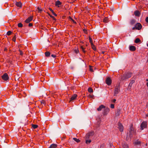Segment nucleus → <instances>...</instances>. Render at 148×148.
<instances>
[{
  "mask_svg": "<svg viewBox=\"0 0 148 148\" xmlns=\"http://www.w3.org/2000/svg\"><path fill=\"white\" fill-rule=\"evenodd\" d=\"M129 132L130 137H132L133 135L136 134V131L134 128L133 124H131L130 125Z\"/></svg>",
  "mask_w": 148,
  "mask_h": 148,
  "instance_id": "nucleus-1",
  "label": "nucleus"
},
{
  "mask_svg": "<svg viewBox=\"0 0 148 148\" xmlns=\"http://www.w3.org/2000/svg\"><path fill=\"white\" fill-rule=\"evenodd\" d=\"M132 73H128L123 75L122 78V80H124L125 79L129 78L132 76Z\"/></svg>",
  "mask_w": 148,
  "mask_h": 148,
  "instance_id": "nucleus-2",
  "label": "nucleus"
},
{
  "mask_svg": "<svg viewBox=\"0 0 148 148\" xmlns=\"http://www.w3.org/2000/svg\"><path fill=\"white\" fill-rule=\"evenodd\" d=\"M147 122L144 121L142 122L140 125V129L143 130L144 129L147 127Z\"/></svg>",
  "mask_w": 148,
  "mask_h": 148,
  "instance_id": "nucleus-3",
  "label": "nucleus"
},
{
  "mask_svg": "<svg viewBox=\"0 0 148 148\" xmlns=\"http://www.w3.org/2000/svg\"><path fill=\"white\" fill-rule=\"evenodd\" d=\"M120 87L119 85L116 86L115 87L114 90V96H117V94L120 92Z\"/></svg>",
  "mask_w": 148,
  "mask_h": 148,
  "instance_id": "nucleus-4",
  "label": "nucleus"
},
{
  "mask_svg": "<svg viewBox=\"0 0 148 148\" xmlns=\"http://www.w3.org/2000/svg\"><path fill=\"white\" fill-rule=\"evenodd\" d=\"M118 128L119 130L121 132H122L123 131L124 127L123 125L120 122H119L118 124Z\"/></svg>",
  "mask_w": 148,
  "mask_h": 148,
  "instance_id": "nucleus-5",
  "label": "nucleus"
},
{
  "mask_svg": "<svg viewBox=\"0 0 148 148\" xmlns=\"http://www.w3.org/2000/svg\"><path fill=\"white\" fill-rule=\"evenodd\" d=\"M94 134L93 132H90L87 134L86 136V139H89Z\"/></svg>",
  "mask_w": 148,
  "mask_h": 148,
  "instance_id": "nucleus-6",
  "label": "nucleus"
},
{
  "mask_svg": "<svg viewBox=\"0 0 148 148\" xmlns=\"http://www.w3.org/2000/svg\"><path fill=\"white\" fill-rule=\"evenodd\" d=\"M2 79L5 80L7 81L9 79L8 74L7 73H5L2 76Z\"/></svg>",
  "mask_w": 148,
  "mask_h": 148,
  "instance_id": "nucleus-7",
  "label": "nucleus"
},
{
  "mask_svg": "<svg viewBox=\"0 0 148 148\" xmlns=\"http://www.w3.org/2000/svg\"><path fill=\"white\" fill-rule=\"evenodd\" d=\"M135 26L136 28V29L139 30L141 29L142 28V26L139 23H137L136 24Z\"/></svg>",
  "mask_w": 148,
  "mask_h": 148,
  "instance_id": "nucleus-8",
  "label": "nucleus"
},
{
  "mask_svg": "<svg viewBox=\"0 0 148 148\" xmlns=\"http://www.w3.org/2000/svg\"><path fill=\"white\" fill-rule=\"evenodd\" d=\"M106 82L108 85H110L112 83V80L109 77H108L106 79Z\"/></svg>",
  "mask_w": 148,
  "mask_h": 148,
  "instance_id": "nucleus-9",
  "label": "nucleus"
},
{
  "mask_svg": "<svg viewBox=\"0 0 148 148\" xmlns=\"http://www.w3.org/2000/svg\"><path fill=\"white\" fill-rule=\"evenodd\" d=\"M77 95L76 94H75L73 95L72 97L70 99L69 101L70 102H72L77 97Z\"/></svg>",
  "mask_w": 148,
  "mask_h": 148,
  "instance_id": "nucleus-10",
  "label": "nucleus"
},
{
  "mask_svg": "<svg viewBox=\"0 0 148 148\" xmlns=\"http://www.w3.org/2000/svg\"><path fill=\"white\" fill-rule=\"evenodd\" d=\"M33 17L31 16L29 17L25 21V22L27 23H28L30 22L33 19Z\"/></svg>",
  "mask_w": 148,
  "mask_h": 148,
  "instance_id": "nucleus-11",
  "label": "nucleus"
},
{
  "mask_svg": "<svg viewBox=\"0 0 148 148\" xmlns=\"http://www.w3.org/2000/svg\"><path fill=\"white\" fill-rule=\"evenodd\" d=\"M105 108V106L103 105L100 106L99 107L97 108V110L98 111H100L103 108Z\"/></svg>",
  "mask_w": 148,
  "mask_h": 148,
  "instance_id": "nucleus-12",
  "label": "nucleus"
},
{
  "mask_svg": "<svg viewBox=\"0 0 148 148\" xmlns=\"http://www.w3.org/2000/svg\"><path fill=\"white\" fill-rule=\"evenodd\" d=\"M55 5L56 6L60 7L61 5V3L59 1H58L56 2Z\"/></svg>",
  "mask_w": 148,
  "mask_h": 148,
  "instance_id": "nucleus-13",
  "label": "nucleus"
},
{
  "mask_svg": "<svg viewBox=\"0 0 148 148\" xmlns=\"http://www.w3.org/2000/svg\"><path fill=\"white\" fill-rule=\"evenodd\" d=\"M141 144V142L140 141L138 140H137L136 141H135L134 144L135 145H140Z\"/></svg>",
  "mask_w": 148,
  "mask_h": 148,
  "instance_id": "nucleus-14",
  "label": "nucleus"
},
{
  "mask_svg": "<svg viewBox=\"0 0 148 148\" xmlns=\"http://www.w3.org/2000/svg\"><path fill=\"white\" fill-rule=\"evenodd\" d=\"M134 14L136 16H139L140 15V13L138 11H136L134 12Z\"/></svg>",
  "mask_w": 148,
  "mask_h": 148,
  "instance_id": "nucleus-15",
  "label": "nucleus"
},
{
  "mask_svg": "<svg viewBox=\"0 0 148 148\" xmlns=\"http://www.w3.org/2000/svg\"><path fill=\"white\" fill-rule=\"evenodd\" d=\"M80 48L84 53H85L86 52V51L85 50L86 48L85 47H84L83 46H81Z\"/></svg>",
  "mask_w": 148,
  "mask_h": 148,
  "instance_id": "nucleus-16",
  "label": "nucleus"
},
{
  "mask_svg": "<svg viewBox=\"0 0 148 148\" xmlns=\"http://www.w3.org/2000/svg\"><path fill=\"white\" fill-rule=\"evenodd\" d=\"M136 49L135 47L134 46H131L130 47V50L131 51H135Z\"/></svg>",
  "mask_w": 148,
  "mask_h": 148,
  "instance_id": "nucleus-17",
  "label": "nucleus"
},
{
  "mask_svg": "<svg viewBox=\"0 0 148 148\" xmlns=\"http://www.w3.org/2000/svg\"><path fill=\"white\" fill-rule=\"evenodd\" d=\"M16 5L18 7H21L22 6V3L20 2H16Z\"/></svg>",
  "mask_w": 148,
  "mask_h": 148,
  "instance_id": "nucleus-18",
  "label": "nucleus"
},
{
  "mask_svg": "<svg viewBox=\"0 0 148 148\" xmlns=\"http://www.w3.org/2000/svg\"><path fill=\"white\" fill-rule=\"evenodd\" d=\"M57 147V145L56 144H53L51 145L49 148H56Z\"/></svg>",
  "mask_w": 148,
  "mask_h": 148,
  "instance_id": "nucleus-19",
  "label": "nucleus"
},
{
  "mask_svg": "<svg viewBox=\"0 0 148 148\" xmlns=\"http://www.w3.org/2000/svg\"><path fill=\"white\" fill-rule=\"evenodd\" d=\"M123 148H129L128 145L126 143L123 144Z\"/></svg>",
  "mask_w": 148,
  "mask_h": 148,
  "instance_id": "nucleus-20",
  "label": "nucleus"
},
{
  "mask_svg": "<svg viewBox=\"0 0 148 148\" xmlns=\"http://www.w3.org/2000/svg\"><path fill=\"white\" fill-rule=\"evenodd\" d=\"M134 82V81H132V82H131L129 84V85L128 86V88H129V89H130L131 88V87L133 84V83Z\"/></svg>",
  "mask_w": 148,
  "mask_h": 148,
  "instance_id": "nucleus-21",
  "label": "nucleus"
},
{
  "mask_svg": "<svg viewBox=\"0 0 148 148\" xmlns=\"http://www.w3.org/2000/svg\"><path fill=\"white\" fill-rule=\"evenodd\" d=\"M86 143L87 144H89L91 142V139H86Z\"/></svg>",
  "mask_w": 148,
  "mask_h": 148,
  "instance_id": "nucleus-22",
  "label": "nucleus"
},
{
  "mask_svg": "<svg viewBox=\"0 0 148 148\" xmlns=\"http://www.w3.org/2000/svg\"><path fill=\"white\" fill-rule=\"evenodd\" d=\"M49 9L52 12L53 14L55 16H57V15L53 11L52 9L51 8H49Z\"/></svg>",
  "mask_w": 148,
  "mask_h": 148,
  "instance_id": "nucleus-23",
  "label": "nucleus"
},
{
  "mask_svg": "<svg viewBox=\"0 0 148 148\" xmlns=\"http://www.w3.org/2000/svg\"><path fill=\"white\" fill-rule=\"evenodd\" d=\"M88 92L90 93L93 92V91L92 88L91 87H89L88 89Z\"/></svg>",
  "mask_w": 148,
  "mask_h": 148,
  "instance_id": "nucleus-24",
  "label": "nucleus"
},
{
  "mask_svg": "<svg viewBox=\"0 0 148 148\" xmlns=\"http://www.w3.org/2000/svg\"><path fill=\"white\" fill-rule=\"evenodd\" d=\"M40 103L41 104H42V105H45L46 104L45 101L44 100H41L40 101Z\"/></svg>",
  "mask_w": 148,
  "mask_h": 148,
  "instance_id": "nucleus-25",
  "label": "nucleus"
},
{
  "mask_svg": "<svg viewBox=\"0 0 148 148\" xmlns=\"http://www.w3.org/2000/svg\"><path fill=\"white\" fill-rule=\"evenodd\" d=\"M73 140H74L77 143H79L80 142V140L79 139H77V138H73Z\"/></svg>",
  "mask_w": 148,
  "mask_h": 148,
  "instance_id": "nucleus-26",
  "label": "nucleus"
},
{
  "mask_svg": "<svg viewBox=\"0 0 148 148\" xmlns=\"http://www.w3.org/2000/svg\"><path fill=\"white\" fill-rule=\"evenodd\" d=\"M50 54V53L49 51H47L45 53V55L46 57H49Z\"/></svg>",
  "mask_w": 148,
  "mask_h": 148,
  "instance_id": "nucleus-27",
  "label": "nucleus"
},
{
  "mask_svg": "<svg viewBox=\"0 0 148 148\" xmlns=\"http://www.w3.org/2000/svg\"><path fill=\"white\" fill-rule=\"evenodd\" d=\"M32 127L33 128V129H35L38 127V125H37L32 124Z\"/></svg>",
  "mask_w": 148,
  "mask_h": 148,
  "instance_id": "nucleus-28",
  "label": "nucleus"
},
{
  "mask_svg": "<svg viewBox=\"0 0 148 148\" xmlns=\"http://www.w3.org/2000/svg\"><path fill=\"white\" fill-rule=\"evenodd\" d=\"M91 47H92V49L94 50H96V47H95V46L94 45V44H92L91 45Z\"/></svg>",
  "mask_w": 148,
  "mask_h": 148,
  "instance_id": "nucleus-29",
  "label": "nucleus"
},
{
  "mask_svg": "<svg viewBox=\"0 0 148 148\" xmlns=\"http://www.w3.org/2000/svg\"><path fill=\"white\" fill-rule=\"evenodd\" d=\"M140 39L138 38H137L135 39V42L137 43L139 42H140Z\"/></svg>",
  "mask_w": 148,
  "mask_h": 148,
  "instance_id": "nucleus-30",
  "label": "nucleus"
},
{
  "mask_svg": "<svg viewBox=\"0 0 148 148\" xmlns=\"http://www.w3.org/2000/svg\"><path fill=\"white\" fill-rule=\"evenodd\" d=\"M103 21L105 23H107L108 22V19L107 18H105L103 20Z\"/></svg>",
  "mask_w": 148,
  "mask_h": 148,
  "instance_id": "nucleus-31",
  "label": "nucleus"
},
{
  "mask_svg": "<svg viewBox=\"0 0 148 148\" xmlns=\"http://www.w3.org/2000/svg\"><path fill=\"white\" fill-rule=\"evenodd\" d=\"M89 42L90 43V44H93L92 40V38L90 37H89Z\"/></svg>",
  "mask_w": 148,
  "mask_h": 148,
  "instance_id": "nucleus-32",
  "label": "nucleus"
},
{
  "mask_svg": "<svg viewBox=\"0 0 148 148\" xmlns=\"http://www.w3.org/2000/svg\"><path fill=\"white\" fill-rule=\"evenodd\" d=\"M135 22V20L134 19H132L130 21V24L131 25L134 24Z\"/></svg>",
  "mask_w": 148,
  "mask_h": 148,
  "instance_id": "nucleus-33",
  "label": "nucleus"
},
{
  "mask_svg": "<svg viewBox=\"0 0 148 148\" xmlns=\"http://www.w3.org/2000/svg\"><path fill=\"white\" fill-rule=\"evenodd\" d=\"M37 9L38 10V12L40 13H41L43 11V10L40 9L39 7L37 8Z\"/></svg>",
  "mask_w": 148,
  "mask_h": 148,
  "instance_id": "nucleus-34",
  "label": "nucleus"
},
{
  "mask_svg": "<svg viewBox=\"0 0 148 148\" xmlns=\"http://www.w3.org/2000/svg\"><path fill=\"white\" fill-rule=\"evenodd\" d=\"M18 27H23V24L21 23H19L18 24Z\"/></svg>",
  "mask_w": 148,
  "mask_h": 148,
  "instance_id": "nucleus-35",
  "label": "nucleus"
},
{
  "mask_svg": "<svg viewBox=\"0 0 148 148\" xmlns=\"http://www.w3.org/2000/svg\"><path fill=\"white\" fill-rule=\"evenodd\" d=\"M12 32L11 31H9L7 32V34L8 36H10L12 34Z\"/></svg>",
  "mask_w": 148,
  "mask_h": 148,
  "instance_id": "nucleus-36",
  "label": "nucleus"
},
{
  "mask_svg": "<svg viewBox=\"0 0 148 148\" xmlns=\"http://www.w3.org/2000/svg\"><path fill=\"white\" fill-rule=\"evenodd\" d=\"M92 66H89V69L90 71L91 72H93V69L92 68Z\"/></svg>",
  "mask_w": 148,
  "mask_h": 148,
  "instance_id": "nucleus-37",
  "label": "nucleus"
},
{
  "mask_svg": "<svg viewBox=\"0 0 148 148\" xmlns=\"http://www.w3.org/2000/svg\"><path fill=\"white\" fill-rule=\"evenodd\" d=\"M16 35H14L13 36V37L12 39V40L14 42H15L16 41Z\"/></svg>",
  "mask_w": 148,
  "mask_h": 148,
  "instance_id": "nucleus-38",
  "label": "nucleus"
},
{
  "mask_svg": "<svg viewBox=\"0 0 148 148\" xmlns=\"http://www.w3.org/2000/svg\"><path fill=\"white\" fill-rule=\"evenodd\" d=\"M70 18L71 19V20L72 22L74 23H75V24H76V22L73 19H72L70 17Z\"/></svg>",
  "mask_w": 148,
  "mask_h": 148,
  "instance_id": "nucleus-39",
  "label": "nucleus"
},
{
  "mask_svg": "<svg viewBox=\"0 0 148 148\" xmlns=\"http://www.w3.org/2000/svg\"><path fill=\"white\" fill-rule=\"evenodd\" d=\"M110 108H114V104H112L110 105Z\"/></svg>",
  "mask_w": 148,
  "mask_h": 148,
  "instance_id": "nucleus-40",
  "label": "nucleus"
},
{
  "mask_svg": "<svg viewBox=\"0 0 148 148\" xmlns=\"http://www.w3.org/2000/svg\"><path fill=\"white\" fill-rule=\"evenodd\" d=\"M109 111H110V109L108 108H106L105 109V111H106V112H109Z\"/></svg>",
  "mask_w": 148,
  "mask_h": 148,
  "instance_id": "nucleus-41",
  "label": "nucleus"
},
{
  "mask_svg": "<svg viewBox=\"0 0 148 148\" xmlns=\"http://www.w3.org/2000/svg\"><path fill=\"white\" fill-rule=\"evenodd\" d=\"M88 97L89 98H93L94 97V96L91 95H89Z\"/></svg>",
  "mask_w": 148,
  "mask_h": 148,
  "instance_id": "nucleus-42",
  "label": "nucleus"
},
{
  "mask_svg": "<svg viewBox=\"0 0 148 148\" xmlns=\"http://www.w3.org/2000/svg\"><path fill=\"white\" fill-rule=\"evenodd\" d=\"M19 51L20 52V54L22 56L23 54V52L22 51H21V50H19Z\"/></svg>",
  "mask_w": 148,
  "mask_h": 148,
  "instance_id": "nucleus-43",
  "label": "nucleus"
},
{
  "mask_svg": "<svg viewBox=\"0 0 148 148\" xmlns=\"http://www.w3.org/2000/svg\"><path fill=\"white\" fill-rule=\"evenodd\" d=\"M28 25L29 27H32V26L33 24L32 23H29Z\"/></svg>",
  "mask_w": 148,
  "mask_h": 148,
  "instance_id": "nucleus-44",
  "label": "nucleus"
},
{
  "mask_svg": "<svg viewBox=\"0 0 148 148\" xmlns=\"http://www.w3.org/2000/svg\"><path fill=\"white\" fill-rule=\"evenodd\" d=\"M146 21L148 23V16L145 19Z\"/></svg>",
  "mask_w": 148,
  "mask_h": 148,
  "instance_id": "nucleus-45",
  "label": "nucleus"
},
{
  "mask_svg": "<svg viewBox=\"0 0 148 148\" xmlns=\"http://www.w3.org/2000/svg\"><path fill=\"white\" fill-rule=\"evenodd\" d=\"M51 56L54 58H55L56 57V56L53 54H52L51 55Z\"/></svg>",
  "mask_w": 148,
  "mask_h": 148,
  "instance_id": "nucleus-46",
  "label": "nucleus"
},
{
  "mask_svg": "<svg viewBox=\"0 0 148 148\" xmlns=\"http://www.w3.org/2000/svg\"><path fill=\"white\" fill-rule=\"evenodd\" d=\"M135 29H136V26L135 25V27H133L132 28V29H133V30H135Z\"/></svg>",
  "mask_w": 148,
  "mask_h": 148,
  "instance_id": "nucleus-47",
  "label": "nucleus"
},
{
  "mask_svg": "<svg viewBox=\"0 0 148 148\" xmlns=\"http://www.w3.org/2000/svg\"><path fill=\"white\" fill-rule=\"evenodd\" d=\"M116 99H114L113 100H112V102H113V103H115V101H116Z\"/></svg>",
  "mask_w": 148,
  "mask_h": 148,
  "instance_id": "nucleus-48",
  "label": "nucleus"
},
{
  "mask_svg": "<svg viewBox=\"0 0 148 148\" xmlns=\"http://www.w3.org/2000/svg\"><path fill=\"white\" fill-rule=\"evenodd\" d=\"M49 16H50L51 17V18H54V17H53V16H52V15H49Z\"/></svg>",
  "mask_w": 148,
  "mask_h": 148,
  "instance_id": "nucleus-49",
  "label": "nucleus"
},
{
  "mask_svg": "<svg viewBox=\"0 0 148 148\" xmlns=\"http://www.w3.org/2000/svg\"><path fill=\"white\" fill-rule=\"evenodd\" d=\"M110 147H111L112 146V144H110Z\"/></svg>",
  "mask_w": 148,
  "mask_h": 148,
  "instance_id": "nucleus-50",
  "label": "nucleus"
},
{
  "mask_svg": "<svg viewBox=\"0 0 148 148\" xmlns=\"http://www.w3.org/2000/svg\"><path fill=\"white\" fill-rule=\"evenodd\" d=\"M147 86L148 87V82H147Z\"/></svg>",
  "mask_w": 148,
  "mask_h": 148,
  "instance_id": "nucleus-51",
  "label": "nucleus"
},
{
  "mask_svg": "<svg viewBox=\"0 0 148 148\" xmlns=\"http://www.w3.org/2000/svg\"><path fill=\"white\" fill-rule=\"evenodd\" d=\"M146 81H148V79H146Z\"/></svg>",
  "mask_w": 148,
  "mask_h": 148,
  "instance_id": "nucleus-52",
  "label": "nucleus"
},
{
  "mask_svg": "<svg viewBox=\"0 0 148 148\" xmlns=\"http://www.w3.org/2000/svg\"><path fill=\"white\" fill-rule=\"evenodd\" d=\"M146 116H148V114H147V115H146Z\"/></svg>",
  "mask_w": 148,
  "mask_h": 148,
  "instance_id": "nucleus-53",
  "label": "nucleus"
},
{
  "mask_svg": "<svg viewBox=\"0 0 148 148\" xmlns=\"http://www.w3.org/2000/svg\"><path fill=\"white\" fill-rule=\"evenodd\" d=\"M48 15H49H49H50V14H48Z\"/></svg>",
  "mask_w": 148,
  "mask_h": 148,
  "instance_id": "nucleus-54",
  "label": "nucleus"
},
{
  "mask_svg": "<svg viewBox=\"0 0 148 148\" xmlns=\"http://www.w3.org/2000/svg\"><path fill=\"white\" fill-rule=\"evenodd\" d=\"M147 46L148 47V44H147Z\"/></svg>",
  "mask_w": 148,
  "mask_h": 148,
  "instance_id": "nucleus-55",
  "label": "nucleus"
},
{
  "mask_svg": "<svg viewBox=\"0 0 148 148\" xmlns=\"http://www.w3.org/2000/svg\"><path fill=\"white\" fill-rule=\"evenodd\" d=\"M147 93H148V92H147Z\"/></svg>",
  "mask_w": 148,
  "mask_h": 148,
  "instance_id": "nucleus-56",
  "label": "nucleus"
}]
</instances>
